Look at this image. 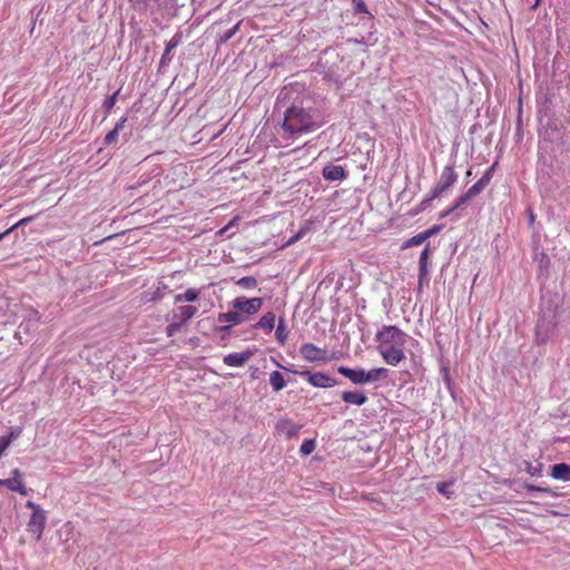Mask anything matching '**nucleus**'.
Instances as JSON below:
<instances>
[{"label": "nucleus", "mask_w": 570, "mask_h": 570, "mask_svg": "<svg viewBox=\"0 0 570 570\" xmlns=\"http://www.w3.org/2000/svg\"><path fill=\"white\" fill-rule=\"evenodd\" d=\"M120 234H112V235L106 236L102 239L95 242L94 246H99V245L104 244L105 242L110 240V239H112V238H115V237H117Z\"/></svg>", "instance_id": "obj_44"}, {"label": "nucleus", "mask_w": 570, "mask_h": 570, "mask_svg": "<svg viewBox=\"0 0 570 570\" xmlns=\"http://www.w3.org/2000/svg\"><path fill=\"white\" fill-rule=\"evenodd\" d=\"M181 42V35L176 33L166 45L165 51L161 57V61L164 62L166 59H168L169 53L173 49H175L179 43Z\"/></svg>", "instance_id": "obj_23"}, {"label": "nucleus", "mask_w": 570, "mask_h": 570, "mask_svg": "<svg viewBox=\"0 0 570 570\" xmlns=\"http://www.w3.org/2000/svg\"><path fill=\"white\" fill-rule=\"evenodd\" d=\"M535 469H532V472L530 471L531 475H534Z\"/></svg>", "instance_id": "obj_51"}, {"label": "nucleus", "mask_w": 570, "mask_h": 570, "mask_svg": "<svg viewBox=\"0 0 570 570\" xmlns=\"http://www.w3.org/2000/svg\"><path fill=\"white\" fill-rule=\"evenodd\" d=\"M287 334H288V332H287V326H286L285 320L281 318L278 321L276 332H275L276 340L278 341V343L281 345L285 344V342L287 340Z\"/></svg>", "instance_id": "obj_22"}, {"label": "nucleus", "mask_w": 570, "mask_h": 570, "mask_svg": "<svg viewBox=\"0 0 570 570\" xmlns=\"http://www.w3.org/2000/svg\"><path fill=\"white\" fill-rule=\"evenodd\" d=\"M199 297V291L196 288H188L183 294L175 296V302H195Z\"/></svg>", "instance_id": "obj_21"}, {"label": "nucleus", "mask_w": 570, "mask_h": 570, "mask_svg": "<svg viewBox=\"0 0 570 570\" xmlns=\"http://www.w3.org/2000/svg\"><path fill=\"white\" fill-rule=\"evenodd\" d=\"M337 372L348 379L354 384H365V370L364 368H350L340 366Z\"/></svg>", "instance_id": "obj_12"}, {"label": "nucleus", "mask_w": 570, "mask_h": 570, "mask_svg": "<svg viewBox=\"0 0 570 570\" xmlns=\"http://www.w3.org/2000/svg\"><path fill=\"white\" fill-rule=\"evenodd\" d=\"M0 485L4 487V479H0Z\"/></svg>", "instance_id": "obj_48"}, {"label": "nucleus", "mask_w": 570, "mask_h": 570, "mask_svg": "<svg viewBox=\"0 0 570 570\" xmlns=\"http://www.w3.org/2000/svg\"><path fill=\"white\" fill-rule=\"evenodd\" d=\"M236 219H237V218H234L233 220H230V222H229V224H228V225H226L225 227L220 228V229L217 232V235L223 236V235L228 230V228H229L230 226H233V225H234V223L236 222Z\"/></svg>", "instance_id": "obj_45"}, {"label": "nucleus", "mask_w": 570, "mask_h": 570, "mask_svg": "<svg viewBox=\"0 0 570 570\" xmlns=\"http://www.w3.org/2000/svg\"><path fill=\"white\" fill-rule=\"evenodd\" d=\"M253 353L249 350H246L240 353H230L224 356L223 362L227 366H243L250 357Z\"/></svg>", "instance_id": "obj_11"}, {"label": "nucleus", "mask_w": 570, "mask_h": 570, "mask_svg": "<svg viewBox=\"0 0 570 570\" xmlns=\"http://www.w3.org/2000/svg\"><path fill=\"white\" fill-rule=\"evenodd\" d=\"M535 469H532V472L530 471L531 475H534Z\"/></svg>", "instance_id": "obj_50"}, {"label": "nucleus", "mask_w": 570, "mask_h": 570, "mask_svg": "<svg viewBox=\"0 0 570 570\" xmlns=\"http://www.w3.org/2000/svg\"><path fill=\"white\" fill-rule=\"evenodd\" d=\"M323 177L326 180H344L347 177L345 169L338 165H327L323 168Z\"/></svg>", "instance_id": "obj_13"}, {"label": "nucleus", "mask_w": 570, "mask_h": 570, "mask_svg": "<svg viewBox=\"0 0 570 570\" xmlns=\"http://www.w3.org/2000/svg\"><path fill=\"white\" fill-rule=\"evenodd\" d=\"M118 94H119V91H116L115 94H112L105 100L104 108H105L106 115H109L110 111L112 110L114 106L116 105Z\"/></svg>", "instance_id": "obj_30"}, {"label": "nucleus", "mask_w": 570, "mask_h": 570, "mask_svg": "<svg viewBox=\"0 0 570 570\" xmlns=\"http://www.w3.org/2000/svg\"><path fill=\"white\" fill-rule=\"evenodd\" d=\"M118 134H119V131H117V130H115V129H112L111 131H109V132L105 136V139H104L105 145H107V146H108V145H111V144L116 142V141H117V139H118Z\"/></svg>", "instance_id": "obj_37"}, {"label": "nucleus", "mask_w": 570, "mask_h": 570, "mask_svg": "<svg viewBox=\"0 0 570 570\" xmlns=\"http://www.w3.org/2000/svg\"><path fill=\"white\" fill-rule=\"evenodd\" d=\"M430 256V244L425 246V248L421 252L420 261H419V278L420 284L422 283L423 278L428 276L429 268H428V262Z\"/></svg>", "instance_id": "obj_17"}, {"label": "nucleus", "mask_w": 570, "mask_h": 570, "mask_svg": "<svg viewBox=\"0 0 570 570\" xmlns=\"http://www.w3.org/2000/svg\"><path fill=\"white\" fill-rule=\"evenodd\" d=\"M307 382L315 387H333L337 384L336 380L323 372L303 371L299 373Z\"/></svg>", "instance_id": "obj_5"}, {"label": "nucleus", "mask_w": 570, "mask_h": 570, "mask_svg": "<svg viewBox=\"0 0 570 570\" xmlns=\"http://www.w3.org/2000/svg\"><path fill=\"white\" fill-rule=\"evenodd\" d=\"M470 199H472L471 197H468V194L464 193L463 195H461L453 204H454V208L459 209L461 206H463L464 204H466Z\"/></svg>", "instance_id": "obj_39"}, {"label": "nucleus", "mask_w": 570, "mask_h": 570, "mask_svg": "<svg viewBox=\"0 0 570 570\" xmlns=\"http://www.w3.org/2000/svg\"><path fill=\"white\" fill-rule=\"evenodd\" d=\"M47 523V514L46 511L41 512H32L30 519L27 523L28 532L32 533L36 540H40L42 538L45 528Z\"/></svg>", "instance_id": "obj_6"}, {"label": "nucleus", "mask_w": 570, "mask_h": 570, "mask_svg": "<svg viewBox=\"0 0 570 570\" xmlns=\"http://www.w3.org/2000/svg\"><path fill=\"white\" fill-rule=\"evenodd\" d=\"M275 314L273 312L265 313L255 325L258 328L264 330L266 333H271L275 326Z\"/></svg>", "instance_id": "obj_19"}, {"label": "nucleus", "mask_w": 570, "mask_h": 570, "mask_svg": "<svg viewBox=\"0 0 570 570\" xmlns=\"http://www.w3.org/2000/svg\"><path fill=\"white\" fill-rule=\"evenodd\" d=\"M239 24H240V22L236 23L233 28L228 29V30L224 33V36L222 37V39H220V40H222L223 42H226V41H228L229 39H232V38L236 35V32L238 31V29H239Z\"/></svg>", "instance_id": "obj_35"}, {"label": "nucleus", "mask_w": 570, "mask_h": 570, "mask_svg": "<svg viewBox=\"0 0 570 570\" xmlns=\"http://www.w3.org/2000/svg\"><path fill=\"white\" fill-rule=\"evenodd\" d=\"M438 197H433V190H431V194L429 197L422 199V202L419 204V208L417 210L419 212H423L425 210L426 208H429L430 204L432 200L436 199Z\"/></svg>", "instance_id": "obj_36"}, {"label": "nucleus", "mask_w": 570, "mask_h": 570, "mask_svg": "<svg viewBox=\"0 0 570 570\" xmlns=\"http://www.w3.org/2000/svg\"><path fill=\"white\" fill-rule=\"evenodd\" d=\"M126 121H127V117H122V118H120V119L116 122V126H115V128H114V129H115V130H117V131L122 130V129H124V127H125Z\"/></svg>", "instance_id": "obj_43"}, {"label": "nucleus", "mask_w": 570, "mask_h": 570, "mask_svg": "<svg viewBox=\"0 0 570 570\" xmlns=\"http://www.w3.org/2000/svg\"><path fill=\"white\" fill-rule=\"evenodd\" d=\"M495 165L497 164H493L484 174L483 176L479 179L481 183H483L485 186L489 185V183L491 181L492 177H493V173H494V169H495Z\"/></svg>", "instance_id": "obj_33"}, {"label": "nucleus", "mask_w": 570, "mask_h": 570, "mask_svg": "<svg viewBox=\"0 0 570 570\" xmlns=\"http://www.w3.org/2000/svg\"><path fill=\"white\" fill-rule=\"evenodd\" d=\"M342 400L347 404L361 406L366 403L367 396L363 392L344 391L341 394Z\"/></svg>", "instance_id": "obj_15"}, {"label": "nucleus", "mask_w": 570, "mask_h": 570, "mask_svg": "<svg viewBox=\"0 0 570 570\" xmlns=\"http://www.w3.org/2000/svg\"><path fill=\"white\" fill-rule=\"evenodd\" d=\"M263 306V298L253 297L247 298L245 296H238L233 301V307L247 315L256 314Z\"/></svg>", "instance_id": "obj_4"}, {"label": "nucleus", "mask_w": 570, "mask_h": 570, "mask_svg": "<svg viewBox=\"0 0 570 570\" xmlns=\"http://www.w3.org/2000/svg\"><path fill=\"white\" fill-rule=\"evenodd\" d=\"M406 337L407 335L394 325H384L377 331V351L386 364L396 366L405 360Z\"/></svg>", "instance_id": "obj_1"}, {"label": "nucleus", "mask_w": 570, "mask_h": 570, "mask_svg": "<svg viewBox=\"0 0 570 570\" xmlns=\"http://www.w3.org/2000/svg\"><path fill=\"white\" fill-rule=\"evenodd\" d=\"M466 177H471V170L466 171Z\"/></svg>", "instance_id": "obj_49"}, {"label": "nucleus", "mask_w": 570, "mask_h": 570, "mask_svg": "<svg viewBox=\"0 0 570 570\" xmlns=\"http://www.w3.org/2000/svg\"><path fill=\"white\" fill-rule=\"evenodd\" d=\"M458 180V174L454 166L446 165L440 175L439 181L434 186L433 197H441L449 188H451Z\"/></svg>", "instance_id": "obj_3"}, {"label": "nucleus", "mask_w": 570, "mask_h": 570, "mask_svg": "<svg viewBox=\"0 0 570 570\" xmlns=\"http://www.w3.org/2000/svg\"><path fill=\"white\" fill-rule=\"evenodd\" d=\"M534 220H535V216H534V214H533V213H531V214H530V217H529V222H530V224L532 225V224L534 223Z\"/></svg>", "instance_id": "obj_47"}, {"label": "nucleus", "mask_w": 570, "mask_h": 570, "mask_svg": "<svg viewBox=\"0 0 570 570\" xmlns=\"http://www.w3.org/2000/svg\"><path fill=\"white\" fill-rule=\"evenodd\" d=\"M236 284L245 289H253L257 286V281L253 276H244L236 281Z\"/></svg>", "instance_id": "obj_25"}, {"label": "nucleus", "mask_w": 570, "mask_h": 570, "mask_svg": "<svg viewBox=\"0 0 570 570\" xmlns=\"http://www.w3.org/2000/svg\"><path fill=\"white\" fill-rule=\"evenodd\" d=\"M21 434V430L20 429H16V430H11L10 433L6 436H0L1 440H8V443L9 445L11 444V442L16 439H18Z\"/></svg>", "instance_id": "obj_38"}, {"label": "nucleus", "mask_w": 570, "mask_h": 570, "mask_svg": "<svg viewBox=\"0 0 570 570\" xmlns=\"http://www.w3.org/2000/svg\"><path fill=\"white\" fill-rule=\"evenodd\" d=\"M455 210H456V208H454V204H452L450 207H448L446 209H444L443 212L440 213L439 218L443 219V218L448 217L449 215H451Z\"/></svg>", "instance_id": "obj_40"}, {"label": "nucleus", "mask_w": 570, "mask_h": 570, "mask_svg": "<svg viewBox=\"0 0 570 570\" xmlns=\"http://www.w3.org/2000/svg\"><path fill=\"white\" fill-rule=\"evenodd\" d=\"M440 226H432L431 228L425 229L423 233L426 234V238L429 239L431 236L436 234L440 230Z\"/></svg>", "instance_id": "obj_42"}, {"label": "nucleus", "mask_w": 570, "mask_h": 570, "mask_svg": "<svg viewBox=\"0 0 570 570\" xmlns=\"http://www.w3.org/2000/svg\"><path fill=\"white\" fill-rule=\"evenodd\" d=\"M550 475L556 480L570 481V465L567 463L554 464Z\"/></svg>", "instance_id": "obj_16"}, {"label": "nucleus", "mask_w": 570, "mask_h": 570, "mask_svg": "<svg viewBox=\"0 0 570 570\" xmlns=\"http://www.w3.org/2000/svg\"><path fill=\"white\" fill-rule=\"evenodd\" d=\"M389 376V370L384 367H376L365 371V384L385 380Z\"/></svg>", "instance_id": "obj_18"}, {"label": "nucleus", "mask_w": 570, "mask_h": 570, "mask_svg": "<svg viewBox=\"0 0 570 570\" xmlns=\"http://www.w3.org/2000/svg\"><path fill=\"white\" fill-rule=\"evenodd\" d=\"M315 441L313 439H306L303 441L299 452L304 455L311 454L315 450Z\"/></svg>", "instance_id": "obj_28"}, {"label": "nucleus", "mask_w": 570, "mask_h": 570, "mask_svg": "<svg viewBox=\"0 0 570 570\" xmlns=\"http://www.w3.org/2000/svg\"><path fill=\"white\" fill-rule=\"evenodd\" d=\"M539 3H540V0H535V4L534 6L537 7Z\"/></svg>", "instance_id": "obj_52"}, {"label": "nucleus", "mask_w": 570, "mask_h": 570, "mask_svg": "<svg viewBox=\"0 0 570 570\" xmlns=\"http://www.w3.org/2000/svg\"><path fill=\"white\" fill-rule=\"evenodd\" d=\"M218 322L226 324L219 327V331H228L232 326L238 325L244 322V318L237 311H229L218 314Z\"/></svg>", "instance_id": "obj_10"}, {"label": "nucleus", "mask_w": 570, "mask_h": 570, "mask_svg": "<svg viewBox=\"0 0 570 570\" xmlns=\"http://www.w3.org/2000/svg\"><path fill=\"white\" fill-rule=\"evenodd\" d=\"M269 383L275 392L282 391L286 386V382L284 380V376L278 371H273L269 374Z\"/></svg>", "instance_id": "obj_20"}, {"label": "nucleus", "mask_w": 570, "mask_h": 570, "mask_svg": "<svg viewBox=\"0 0 570 570\" xmlns=\"http://www.w3.org/2000/svg\"><path fill=\"white\" fill-rule=\"evenodd\" d=\"M352 3L354 6V11L356 13H367L370 14L371 18H373V16L368 12L367 6L364 2V0H352Z\"/></svg>", "instance_id": "obj_31"}, {"label": "nucleus", "mask_w": 570, "mask_h": 570, "mask_svg": "<svg viewBox=\"0 0 570 570\" xmlns=\"http://www.w3.org/2000/svg\"><path fill=\"white\" fill-rule=\"evenodd\" d=\"M315 127L316 122L309 110L299 106H292L284 115L283 137L293 139L297 135L313 131Z\"/></svg>", "instance_id": "obj_2"}, {"label": "nucleus", "mask_w": 570, "mask_h": 570, "mask_svg": "<svg viewBox=\"0 0 570 570\" xmlns=\"http://www.w3.org/2000/svg\"><path fill=\"white\" fill-rule=\"evenodd\" d=\"M487 186L478 180L475 184H473L465 193L468 194V197L474 198L480 193L484 190Z\"/></svg>", "instance_id": "obj_29"}, {"label": "nucleus", "mask_w": 570, "mask_h": 570, "mask_svg": "<svg viewBox=\"0 0 570 570\" xmlns=\"http://www.w3.org/2000/svg\"><path fill=\"white\" fill-rule=\"evenodd\" d=\"M301 428L302 425L288 419L279 420L275 426L277 433L286 436L287 439L297 436Z\"/></svg>", "instance_id": "obj_9"}, {"label": "nucleus", "mask_w": 570, "mask_h": 570, "mask_svg": "<svg viewBox=\"0 0 570 570\" xmlns=\"http://www.w3.org/2000/svg\"><path fill=\"white\" fill-rule=\"evenodd\" d=\"M26 507L31 509L32 512H37V511L41 512V511H43V509L39 504H37V503L32 502V501H27L26 502Z\"/></svg>", "instance_id": "obj_41"}, {"label": "nucleus", "mask_w": 570, "mask_h": 570, "mask_svg": "<svg viewBox=\"0 0 570 570\" xmlns=\"http://www.w3.org/2000/svg\"><path fill=\"white\" fill-rule=\"evenodd\" d=\"M301 356L307 362H326L327 352L313 343H304L299 347Z\"/></svg>", "instance_id": "obj_7"}, {"label": "nucleus", "mask_w": 570, "mask_h": 570, "mask_svg": "<svg viewBox=\"0 0 570 570\" xmlns=\"http://www.w3.org/2000/svg\"><path fill=\"white\" fill-rule=\"evenodd\" d=\"M11 475V478L4 479V487L10 491L18 492L21 495H27L28 489L23 482L21 471L19 469H13Z\"/></svg>", "instance_id": "obj_8"}, {"label": "nucleus", "mask_w": 570, "mask_h": 570, "mask_svg": "<svg viewBox=\"0 0 570 570\" xmlns=\"http://www.w3.org/2000/svg\"><path fill=\"white\" fill-rule=\"evenodd\" d=\"M197 313V307L193 305H183L174 309L173 318L181 324L191 320Z\"/></svg>", "instance_id": "obj_14"}, {"label": "nucleus", "mask_w": 570, "mask_h": 570, "mask_svg": "<svg viewBox=\"0 0 570 570\" xmlns=\"http://www.w3.org/2000/svg\"><path fill=\"white\" fill-rule=\"evenodd\" d=\"M309 229H311L309 224H305L294 236H292L287 240L286 245L289 246V245L295 244L297 240L303 238L309 232Z\"/></svg>", "instance_id": "obj_27"}, {"label": "nucleus", "mask_w": 570, "mask_h": 570, "mask_svg": "<svg viewBox=\"0 0 570 570\" xmlns=\"http://www.w3.org/2000/svg\"><path fill=\"white\" fill-rule=\"evenodd\" d=\"M33 219H35V216H28V217L20 219L18 223H16L10 228H8L7 230H4L3 233L0 234V240H2L7 235H9L16 228H18L20 226H24V225L29 224L30 222H32Z\"/></svg>", "instance_id": "obj_26"}, {"label": "nucleus", "mask_w": 570, "mask_h": 570, "mask_svg": "<svg viewBox=\"0 0 570 570\" xmlns=\"http://www.w3.org/2000/svg\"><path fill=\"white\" fill-rule=\"evenodd\" d=\"M452 483L449 482H440L436 485V490L439 493L443 494L448 499H450L453 495V491H450L449 488Z\"/></svg>", "instance_id": "obj_32"}, {"label": "nucleus", "mask_w": 570, "mask_h": 570, "mask_svg": "<svg viewBox=\"0 0 570 570\" xmlns=\"http://www.w3.org/2000/svg\"><path fill=\"white\" fill-rule=\"evenodd\" d=\"M181 323H179L178 321L174 320L173 323H170L167 327H166V333H167V336H174L176 334V332H178V330L181 327Z\"/></svg>", "instance_id": "obj_34"}, {"label": "nucleus", "mask_w": 570, "mask_h": 570, "mask_svg": "<svg viewBox=\"0 0 570 570\" xmlns=\"http://www.w3.org/2000/svg\"><path fill=\"white\" fill-rule=\"evenodd\" d=\"M426 239H428L426 234L421 232V233L414 235L413 237L409 238L407 240H405L402 248L419 246V245L423 244Z\"/></svg>", "instance_id": "obj_24"}, {"label": "nucleus", "mask_w": 570, "mask_h": 570, "mask_svg": "<svg viewBox=\"0 0 570 570\" xmlns=\"http://www.w3.org/2000/svg\"><path fill=\"white\" fill-rule=\"evenodd\" d=\"M527 488H528L530 491L547 492V490H546V489L540 488V487H535V485H528Z\"/></svg>", "instance_id": "obj_46"}]
</instances>
